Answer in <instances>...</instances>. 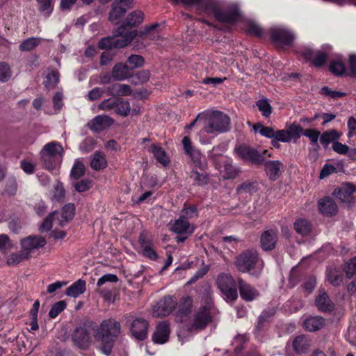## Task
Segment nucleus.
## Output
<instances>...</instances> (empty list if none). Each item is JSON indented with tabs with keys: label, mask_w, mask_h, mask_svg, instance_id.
I'll use <instances>...</instances> for the list:
<instances>
[{
	"label": "nucleus",
	"mask_w": 356,
	"mask_h": 356,
	"mask_svg": "<svg viewBox=\"0 0 356 356\" xmlns=\"http://www.w3.org/2000/svg\"><path fill=\"white\" fill-rule=\"evenodd\" d=\"M144 14L140 10L129 13L124 23L113 31V36L101 39L98 42L100 49L123 48L129 44L137 35V31L133 27L138 26L143 22Z\"/></svg>",
	"instance_id": "nucleus-1"
},
{
	"label": "nucleus",
	"mask_w": 356,
	"mask_h": 356,
	"mask_svg": "<svg viewBox=\"0 0 356 356\" xmlns=\"http://www.w3.org/2000/svg\"><path fill=\"white\" fill-rule=\"evenodd\" d=\"M121 325L114 318L104 319L97 328L95 339L100 343L99 350L108 356L111 355L115 342L120 337Z\"/></svg>",
	"instance_id": "nucleus-2"
},
{
	"label": "nucleus",
	"mask_w": 356,
	"mask_h": 356,
	"mask_svg": "<svg viewBox=\"0 0 356 356\" xmlns=\"http://www.w3.org/2000/svg\"><path fill=\"white\" fill-rule=\"evenodd\" d=\"M231 119L228 115L220 111H205L203 112V127L201 133L212 136L227 132L230 129Z\"/></svg>",
	"instance_id": "nucleus-3"
},
{
	"label": "nucleus",
	"mask_w": 356,
	"mask_h": 356,
	"mask_svg": "<svg viewBox=\"0 0 356 356\" xmlns=\"http://www.w3.org/2000/svg\"><path fill=\"white\" fill-rule=\"evenodd\" d=\"M216 282L226 302L232 304L238 299V281L236 282L232 275L221 273L218 275Z\"/></svg>",
	"instance_id": "nucleus-4"
},
{
	"label": "nucleus",
	"mask_w": 356,
	"mask_h": 356,
	"mask_svg": "<svg viewBox=\"0 0 356 356\" xmlns=\"http://www.w3.org/2000/svg\"><path fill=\"white\" fill-rule=\"evenodd\" d=\"M220 150V147H214L209 152V157L212 161L216 170L224 171L225 179H235L239 171L232 165V160L230 158L224 156L221 153L217 152Z\"/></svg>",
	"instance_id": "nucleus-5"
},
{
	"label": "nucleus",
	"mask_w": 356,
	"mask_h": 356,
	"mask_svg": "<svg viewBox=\"0 0 356 356\" xmlns=\"http://www.w3.org/2000/svg\"><path fill=\"white\" fill-rule=\"evenodd\" d=\"M259 261V253L256 250L248 249L236 256L234 265L238 271L242 273H250L254 270Z\"/></svg>",
	"instance_id": "nucleus-6"
},
{
	"label": "nucleus",
	"mask_w": 356,
	"mask_h": 356,
	"mask_svg": "<svg viewBox=\"0 0 356 356\" xmlns=\"http://www.w3.org/2000/svg\"><path fill=\"white\" fill-rule=\"evenodd\" d=\"M129 323V334L131 339L143 341L148 337L149 322L143 317H131Z\"/></svg>",
	"instance_id": "nucleus-7"
},
{
	"label": "nucleus",
	"mask_w": 356,
	"mask_h": 356,
	"mask_svg": "<svg viewBox=\"0 0 356 356\" xmlns=\"http://www.w3.org/2000/svg\"><path fill=\"white\" fill-rule=\"evenodd\" d=\"M296 39L294 33L284 27H275L270 30V40L277 48L291 47Z\"/></svg>",
	"instance_id": "nucleus-8"
},
{
	"label": "nucleus",
	"mask_w": 356,
	"mask_h": 356,
	"mask_svg": "<svg viewBox=\"0 0 356 356\" xmlns=\"http://www.w3.org/2000/svg\"><path fill=\"white\" fill-rule=\"evenodd\" d=\"M92 321H86L75 327L72 333V341L74 346L81 350H86L91 343L90 328Z\"/></svg>",
	"instance_id": "nucleus-9"
},
{
	"label": "nucleus",
	"mask_w": 356,
	"mask_h": 356,
	"mask_svg": "<svg viewBox=\"0 0 356 356\" xmlns=\"http://www.w3.org/2000/svg\"><path fill=\"white\" fill-rule=\"evenodd\" d=\"M235 152L244 161L252 165H261L264 163L263 155L254 147L241 144L235 148Z\"/></svg>",
	"instance_id": "nucleus-10"
},
{
	"label": "nucleus",
	"mask_w": 356,
	"mask_h": 356,
	"mask_svg": "<svg viewBox=\"0 0 356 356\" xmlns=\"http://www.w3.org/2000/svg\"><path fill=\"white\" fill-rule=\"evenodd\" d=\"M99 107L104 111H113L114 113L124 117L127 116L131 110L129 102L120 98L105 99L101 102Z\"/></svg>",
	"instance_id": "nucleus-11"
},
{
	"label": "nucleus",
	"mask_w": 356,
	"mask_h": 356,
	"mask_svg": "<svg viewBox=\"0 0 356 356\" xmlns=\"http://www.w3.org/2000/svg\"><path fill=\"white\" fill-rule=\"evenodd\" d=\"M211 305L208 302L194 313L191 328L194 330H204L212 321L211 313Z\"/></svg>",
	"instance_id": "nucleus-12"
},
{
	"label": "nucleus",
	"mask_w": 356,
	"mask_h": 356,
	"mask_svg": "<svg viewBox=\"0 0 356 356\" xmlns=\"http://www.w3.org/2000/svg\"><path fill=\"white\" fill-rule=\"evenodd\" d=\"M177 307V301L174 296H165L160 299L153 308V315L156 317H164L171 314Z\"/></svg>",
	"instance_id": "nucleus-13"
},
{
	"label": "nucleus",
	"mask_w": 356,
	"mask_h": 356,
	"mask_svg": "<svg viewBox=\"0 0 356 356\" xmlns=\"http://www.w3.org/2000/svg\"><path fill=\"white\" fill-rule=\"evenodd\" d=\"M193 302V298L190 296H184L177 302L175 317L178 322L182 323L191 316L194 308Z\"/></svg>",
	"instance_id": "nucleus-14"
},
{
	"label": "nucleus",
	"mask_w": 356,
	"mask_h": 356,
	"mask_svg": "<svg viewBox=\"0 0 356 356\" xmlns=\"http://www.w3.org/2000/svg\"><path fill=\"white\" fill-rule=\"evenodd\" d=\"M241 17L240 9L236 5H232L225 9L220 8L216 15V20L220 23L231 25L236 24Z\"/></svg>",
	"instance_id": "nucleus-15"
},
{
	"label": "nucleus",
	"mask_w": 356,
	"mask_h": 356,
	"mask_svg": "<svg viewBox=\"0 0 356 356\" xmlns=\"http://www.w3.org/2000/svg\"><path fill=\"white\" fill-rule=\"evenodd\" d=\"M182 145L184 153L191 159L195 166L200 170H204L205 163L202 162V154L199 150L193 147L189 136H186L183 138Z\"/></svg>",
	"instance_id": "nucleus-16"
},
{
	"label": "nucleus",
	"mask_w": 356,
	"mask_h": 356,
	"mask_svg": "<svg viewBox=\"0 0 356 356\" xmlns=\"http://www.w3.org/2000/svg\"><path fill=\"white\" fill-rule=\"evenodd\" d=\"M238 291L241 299L245 302H252L260 296L259 290L242 278L238 279Z\"/></svg>",
	"instance_id": "nucleus-17"
},
{
	"label": "nucleus",
	"mask_w": 356,
	"mask_h": 356,
	"mask_svg": "<svg viewBox=\"0 0 356 356\" xmlns=\"http://www.w3.org/2000/svg\"><path fill=\"white\" fill-rule=\"evenodd\" d=\"M170 334V324L167 321L159 322L152 334V341L156 344H163L169 340Z\"/></svg>",
	"instance_id": "nucleus-18"
},
{
	"label": "nucleus",
	"mask_w": 356,
	"mask_h": 356,
	"mask_svg": "<svg viewBox=\"0 0 356 356\" xmlns=\"http://www.w3.org/2000/svg\"><path fill=\"white\" fill-rule=\"evenodd\" d=\"M169 229L174 233L177 234H188L191 235L195 229V227L191 225L188 220L179 216L178 219L173 222L169 223Z\"/></svg>",
	"instance_id": "nucleus-19"
},
{
	"label": "nucleus",
	"mask_w": 356,
	"mask_h": 356,
	"mask_svg": "<svg viewBox=\"0 0 356 356\" xmlns=\"http://www.w3.org/2000/svg\"><path fill=\"white\" fill-rule=\"evenodd\" d=\"M113 123L114 120L111 117L99 115L88 123V127L93 131L100 132L110 127Z\"/></svg>",
	"instance_id": "nucleus-20"
},
{
	"label": "nucleus",
	"mask_w": 356,
	"mask_h": 356,
	"mask_svg": "<svg viewBox=\"0 0 356 356\" xmlns=\"http://www.w3.org/2000/svg\"><path fill=\"white\" fill-rule=\"evenodd\" d=\"M200 1L196 8L197 13L212 15L216 19L217 13L221 8L219 0H200Z\"/></svg>",
	"instance_id": "nucleus-21"
},
{
	"label": "nucleus",
	"mask_w": 356,
	"mask_h": 356,
	"mask_svg": "<svg viewBox=\"0 0 356 356\" xmlns=\"http://www.w3.org/2000/svg\"><path fill=\"white\" fill-rule=\"evenodd\" d=\"M278 241L277 232L274 229L264 231L260 238L261 248L264 251H270L275 249Z\"/></svg>",
	"instance_id": "nucleus-22"
},
{
	"label": "nucleus",
	"mask_w": 356,
	"mask_h": 356,
	"mask_svg": "<svg viewBox=\"0 0 356 356\" xmlns=\"http://www.w3.org/2000/svg\"><path fill=\"white\" fill-rule=\"evenodd\" d=\"M318 207L320 213L325 216L332 217L338 212V206L330 197L326 196L318 202Z\"/></svg>",
	"instance_id": "nucleus-23"
},
{
	"label": "nucleus",
	"mask_w": 356,
	"mask_h": 356,
	"mask_svg": "<svg viewBox=\"0 0 356 356\" xmlns=\"http://www.w3.org/2000/svg\"><path fill=\"white\" fill-rule=\"evenodd\" d=\"M355 192H356V186L351 183H346L341 187L335 188L333 195L343 202H350Z\"/></svg>",
	"instance_id": "nucleus-24"
},
{
	"label": "nucleus",
	"mask_w": 356,
	"mask_h": 356,
	"mask_svg": "<svg viewBox=\"0 0 356 356\" xmlns=\"http://www.w3.org/2000/svg\"><path fill=\"white\" fill-rule=\"evenodd\" d=\"M46 243L45 238L40 236H29L21 240L22 248L28 252L43 247Z\"/></svg>",
	"instance_id": "nucleus-25"
},
{
	"label": "nucleus",
	"mask_w": 356,
	"mask_h": 356,
	"mask_svg": "<svg viewBox=\"0 0 356 356\" xmlns=\"http://www.w3.org/2000/svg\"><path fill=\"white\" fill-rule=\"evenodd\" d=\"M264 166V170L271 181H275L278 179L280 175L281 168L283 167V163L280 161H266L262 164Z\"/></svg>",
	"instance_id": "nucleus-26"
},
{
	"label": "nucleus",
	"mask_w": 356,
	"mask_h": 356,
	"mask_svg": "<svg viewBox=\"0 0 356 356\" xmlns=\"http://www.w3.org/2000/svg\"><path fill=\"white\" fill-rule=\"evenodd\" d=\"M315 305L322 312H330L334 310V305L330 300L327 293L323 291L320 292L315 299Z\"/></svg>",
	"instance_id": "nucleus-27"
},
{
	"label": "nucleus",
	"mask_w": 356,
	"mask_h": 356,
	"mask_svg": "<svg viewBox=\"0 0 356 356\" xmlns=\"http://www.w3.org/2000/svg\"><path fill=\"white\" fill-rule=\"evenodd\" d=\"M311 346V341L307 335L297 336L293 341L292 346L297 354H304L308 352Z\"/></svg>",
	"instance_id": "nucleus-28"
},
{
	"label": "nucleus",
	"mask_w": 356,
	"mask_h": 356,
	"mask_svg": "<svg viewBox=\"0 0 356 356\" xmlns=\"http://www.w3.org/2000/svg\"><path fill=\"white\" fill-rule=\"evenodd\" d=\"M341 134L337 129H329L321 133L320 143L325 149H327L329 145L335 143L341 138Z\"/></svg>",
	"instance_id": "nucleus-29"
},
{
	"label": "nucleus",
	"mask_w": 356,
	"mask_h": 356,
	"mask_svg": "<svg viewBox=\"0 0 356 356\" xmlns=\"http://www.w3.org/2000/svg\"><path fill=\"white\" fill-rule=\"evenodd\" d=\"M149 152L154 155L157 162L161 163L163 166L166 167L169 165L170 162V159L166 152L161 146L153 143L149 147Z\"/></svg>",
	"instance_id": "nucleus-30"
},
{
	"label": "nucleus",
	"mask_w": 356,
	"mask_h": 356,
	"mask_svg": "<svg viewBox=\"0 0 356 356\" xmlns=\"http://www.w3.org/2000/svg\"><path fill=\"white\" fill-rule=\"evenodd\" d=\"M86 290V282L82 279H79L66 289L65 294L67 296L76 298L80 295L84 293Z\"/></svg>",
	"instance_id": "nucleus-31"
},
{
	"label": "nucleus",
	"mask_w": 356,
	"mask_h": 356,
	"mask_svg": "<svg viewBox=\"0 0 356 356\" xmlns=\"http://www.w3.org/2000/svg\"><path fill=\"white\" fill-rule=\"evenodd\" d=\"M130 70L127 64L116 63L112 69V76L115 81H123L129 76Z\"/></svg>",
	"instance_id": "nucleus-32"
},
{
	"label": "nucleus",
	"mask_w": 356,
	"mask_h": 356,
	"mask_svg": "<svg viewBox=\"0 0 356 356\" xmlns=\"http://www.w3.org/2000/svg\"><path fill=\"white\" fill-rule=\"evenodd\" d=\"M325 325V319L321 316H312L303 322V327L309 332H315L321 329Z\"/></svg>",
	"instance_id": "nucleus-33"
},
{
	"label": "nucleus",
	"mask_w": 356,
	"mask_h": 356,
	"mask_svg": "<svg viewBox=\"0 0 356 356\" xmlns=\"http://www.w3.org/2000/svg\"><path fill=\"white\" fill-rule=\"evenodd\" d=\"M125 7H122L119 5L117 2L113 1L112 3L111 10L109 12L108 19L113 24H118L119 21L127 13Z\"/></svg>",
	"instance_id": "nucleus-34"
},
{
	"label": "nucleus",
	"mask_w": 356,
	"mask_h": 356,
	"mask_svg": "<svg viewBox=\"0 0 356 356\" xmlns=\"http://www.w3.org/2000/svg\"><path fill=\"white\" fill-rule=\"evenodd\" d=\"M107 166V161L105 156L100 152H96L91 159L90 167L92 169L99 171L106 168Z\"/></svg>",
	"instance_id": "nucleus-35"
},
{
	"label": "nucleus",
	"mask_w": 356,
	"mask_h": 356,
	"mask_svg": "<svg viewBox=\"0 0 356 356\" xmlns=\"http://www.w3.org/2000/svg\"><path fill=\"white\" fill-rule=\"evenodd\" d=\"M303 136L309 139L310 144L314 147V151L318 152L320 149L318 139L320 140L321 132L316 129H306L303 132Z\"/></svg>",
	"instance_id": "nucleus-36"
},
{
	"label": "nucleus",
	"mask_w": 356,
	"mask_h": 356,
	"mask_svg": "<svg viewBox=\"0 0 356 356\" xmlns=\"http://www.w3.org/2000/svg\"><path fill=\"white\" fill-rule=\"evenodd\" d=\"M329 70L332 74L337 76L348 75L346 67L344 63L341 60H332L329 65Z\"/></svg>",
	"instance_id": "nucleus-37"
},
{
	"label": "nucleus",
	"mask_w": 356,
	"mask_h": 356,
	"mask_svg": "<svg viewBox=\"0 0 356 356\" xmlns=\"http://www.w3.org/2000/svg\"><path fill=\"white\" fill-rule=\"evenodd\" d=\"M293 227L296 232L302 236L309 234L312 230L311 223L307 220L302 218L296 220L293 224Z\"/></svg>",
	"instance_id": "nucleus-38"
},
{
	"label": "nucleus",
	"mask_w": 356,
	"mask_h": 356,
	"mask_svg": "<svg viewBox=\"0 0 356 356\" xmlns=\"http://www.w3.org/2000/svg\"><path fill=\"white\" fill-rule=\"evenodd\" d=\"M58 149L63 150V147L58 142L53 141L48 143L42 149L40 155L56 156L59 153Z\"/></svg>",
	"instance_id": "nucleus-39"
},
{
	"label": "nucleus",
	"mask_w": 356,
	"mask_h": 356,
	"mask_svg": "<svg viewBox=\"0 0 356 356\" xmlns=\"http://www.w3.org/2000/svg\"><path fill=\"white\" fill-rule=\"evenodd\" d=\"M74 211L75 206L72 203L67 204L62 208L61 218L60 220L62 226H64L65 224L74 218Z\"/></svg>",
	"instance_id": "nucleus-40"
},
{
	"label": "nucleus",
	"mask_w": 356,
	"mask_h": 356,
	"mask_svg": "<svg viewBox=\"0 0 356 356\" xmlns=\"http://www.w3.org/2000/svg\"><path fill=\"white\" fill-rule=\"evenodd\" d=\"M275 314V311L273 309L268 310H264L258 318L257 324L255 325L254 329L257 332L261 331L269 322V318L272 317Z\"/></svg>",
	"instance_id": "nucleus-41"
},
{
	"label": "nucleus",
	"mask_w": 356,
	"mask_h": 356,
	"mask_svg": "<svg viewBox=\"0 0 356 356\" xmlns=\"http://www.w3.org/2000/svg\"><path fill=\"white\" fill-rule=\"evenodd\" d=\"M86 173V167L83 161L77 159L74 161L70 170V177L73 179H79Z\"/></svg>",
	"instance_id": "nucleus-42"
},
{
	"label": "nucleus",
	"mask_w": 356,
	"mask_h": 356,
	"mask_svg": "<svg viewBox=\"0 0 356 356\" xmlns=\"http://www.w3.org/2000/svg\"><path fill=\"white\" fill-rule=\"evenodd\" d=\"M198 215L199 211L197 205H188L186 202L184 203L183 209L181 211V217L189 221V219L197 218Z\"/></svg>",
	"instance_id": "nucleus-43"
},
{
	"label": "nucleus",
	"mask_w": 356,
	"mask_h": 356,
	"mask_svg": "<svg viewBox=\"0 0 356 356\" xmlns=\"http://www.w3.org/2000/svg\"><path fill=\"white\" fill-rule=\"evenodd\" d=\"M256 105L264 118H268L271 115L273 108L267 98L259 99L257 101Z\"/></svg>",
	"instance_id": "nucleus-44"
},
{
	"label": "nucleus",
	"mask_w": 356,
	"mask_h": 356,
	"mask_svg": "<svg viewBox=\"0 0 356 356\" xmlns=\"http://www.w3.org/2000/svg\"><path fill=\"white\" fill-rule=\"evenodd\" d=\"M59 72L57 70H53L48 73L44 81V87L48 90L54 88L59 81Z\"/></svg>",
	"instance_id": "nucleus-45"
},
{
	"label": "nucleus",
	"mask_w": 356,
	"mask_h": 356,
	"mask_svg": "<svg viewBox=\"0 0 356 356\" xmlns=\"http://www.w3.org/2000/svg\"><path fill=\"white\" fill-rule=\"evenodd\" d=\"M253 129L255 132L258 131L262 136L270 139L274 138L276 131L272 127L264 126L260 122L254 124Z\"/></svg>",
	"instance_id": "nucleus-46"
},
{
	"label": "nucleus",
	"mask_w": 356,
	"mask_h": 356,
	"mask_svg": "<svg viewBox=\"0 0 356 356\" xmlns=\"http://www.w3.org/2000/svg\"><path fill=\"white\" fill-rule=\"evenodd\" d=\"M126 64L128 65L129 69L132 70L143 67L145 64V59L140 55L131 54L128 57Z\"/></svg>",
	"instance_id": "nucleus-47"
},
{
	"label": "nucleus",
	"mask_w": 356,
	"mask_h": 356,
	"mask_svg": "<svg viewBox=\"0 0 356 356\" xmlns=\"http://www.w3.org/2000/svg\"><path fill=\"white\" fill-rule=\"evenodd\" d=\"M328 59V54L325 51H316V54L311 61L312 65L316 68L324 67Z\"/></svg>",
	"instance_id": "nucleus-48"
},
{
	"label": "nucleus",
	"mask_w": 356,
	"mask_h": 356,
	"mask_svg": "<svg viewBox=\"0 0 356 356\" xmlns=\"http://www.w3.org/2000/svg\"><path fill=\"white\" fill-rule=\"evenodd\" d=\"M40 40L36 38H29L24 40L19 46L22 51H30L39 45Z\"/></svg>",
	"instance_id": "nucleus-49"
},
{
	"label": "nucleus",
	"mask_w": 356,
	"mask_h": 356,
	"mask_svg": "<svg viewBox=\"0 0 356 356\" xmlns=\"http://www.w3.org/2000/svg\"><path fill=\"white\" fill-rule=\"evenodd\" d=\"M40 12L49 16L54 10L53 0H36Z\"/></svg>",
	"instance_id": "nucleus-50"
},
{
	"label": "nucleus",
	"mask_w": 356,
	"mask_h": 356,
	"mask_svg": "<svg viewBox=\"0 0 356 356\" xmlns=\"http://www.w3.org/2000/svg\"><path fill=\"white\" fill-rule=\"evenodd\" d=\"M29 257V252H28L26 251L12 253L7 260V264L8 265L17 264L24 260L28 259Z\"/></svg>",
	"instance_id": "nucleus-51"
},
{
	"label": "nucleus",
	"mask_w": 356,
	"mask_h": 356,
	"mask_svg": "<svg viewBox=\"0 0 356 356\" xmlns=\"http://www.w3.org/2000/svg\"><path fill=\"white\" fill-rule=\"evenodd\" d=\"M67 307V303L65 300H60L54 303L49 312V316L51 318H55L57 317Z\"/></svg>",
	"instance_id": "nucleus-52"
},
{
	"label": "nucleus",
	"mask_w": 356,
	"mask_h": 356,
	"mask_svg": "<svg viewBox=\"0 0 356 356\" xmlns=\"http://www.w3.org/2000/svg\"><path fill=\"white\" fill-rule=\"evenodd\" d=\"M320 93L325 97H330L333 99H337L346 96V92L332 90L328 86L322 87Z\"/></svg>",
	"instance_id": "nucleus-53"
},
{
	"label": "nucleus",
	"mask_w": 356,
	"mask_h": 356,
	"mask_svg": "<svg viewBox=\"0 0 356 356\" xmlns=\"http://www.w3.org/2000/svg\"><path fill=\"white\" fill-rule=\"evenodd\" d=\"M53 192V200L54 201L61 202L64 200L65 190L60 181H58V183L54 186Z\"/></svg>",
	"instance_id": "nucleus-54"
},
{
	"label": "nucleus",
	"mask_w": 356,
	"mask_h": 356,
	"mask_svg": "<svg viewBox=\"0 0 356 356\" xmlns=\"http://www.w3.org/2000/svg\"><path fill=\"white\" fill-rule=\"evenodd\" d=\"M256 185L254 182L245 181L240 184L236 189V193L241 194L243 193L252 194L256 192Z\"/></svg>",
	"instance_id": "nucleus-55"
},
{
	"label": "nucleus",
	"mask_w": 356,
	"mask_h": 356,
	"mask_svg": "<svg viewBox=\"0 0 356 356\" xmlns=\"http://www.w3.org/2000/svg\"><path fill=\"white\" fill-rule=\"evenodd\" d=\"M97 142L92 137H86L81 143L80 149L83 152L88 153L96 147Z\"/></svg>",
	"instance_id": "nucleus-56"
},
{
	"label": "nucleus",
	"mask_w": 356,
	"mask_h": 356,
	"mask_svg": "<svg viewBox=\"0 0 356 356\" xmlns=\"http://www.w3.org/2000/svg\"><path fill=\"white\" fill-rule=\"evenodd\" d=\"M191 177L194 180V184L203 186L208 184L209 177L207 175L200 173L197 170H193Z\"/></svg>",
	"instance_id": "nucleus-57"
},
{
	"label": "nucleus",
	"mask_w": 356,
	"mask_h": 356,
	"mask_svg": "<svg viewBox=\"0 0 356 356\" xmlns=\"http://www.w3.org/2000/svg\"><path fill=\"white\" fill-rule=\"evenodd\" d=\"M247 32L249 35L261 38L264 34V30L257 24L250 22L247 24Z\"/></svg>",
	"instance_id": "nucleus-58"
},
{
	"label": "nucleus",
	"mask_w": 356,
	"mask_h": 356,
	"mask_svg": "<svg viewBox=\"0 0 356 356\" xmlns=\"http://www.w3.org/2000/svg\"><path fill=\"white\" fill-rule=\"evenodd\" d=\"M56 213V211L52 212L49 214L42 221V224L39 227V230L41 232H48L52 227L53 220L54 218V215Z\"/></svg>",
	"instance_id": "nucleus-59"
},
{
	"label": "nucleus",
	"mask_w": 356,
	"mask_h": 356,
	"mask_svg": "<svg viewBox=\"0 0 356 356\" xmlns=\"http://www.w3.org/2000/svg\"><path fill=\"white\" fill-rule=\"evenodd\" d=\"M75 190L79 193L86 192L92 186V181L88 179H83L74 185Z\"/></svg>",
	"instance_id": "nucleus-60"
},
{
	"label": "nucleus",
	"mask_w": 356,
	"mask_h": 356,
	"mask_svg": "<svg viewBox=\"0 0 356 356\" xmlns=\"http://www.w3.org/2000/svg\"><path fill=\"white\" fill-rule=\"evenodd\" d=\"M305 129L300 125H296L293 124L291 125L288 129V131L290 133V138L298 139L300 138L301 134L303 135Z\"/></svg>",
	"instance_id": "nucleus-61"
},
{
	"label": "nucleus",
	"mask_w": 356,
	"mask_h": 356,
	"mask_svg": "<svg viewBox=\"0 0 356 356\" xmlns=\"http://www.w3.org/2000/svg\"><path fill=\"white\" fill-rule=\"evenodd\" d=\"M119 280L118 276L115 274H106L102 276L97 282V286L100 287L106 282L116 283Z\"/></svg>",
	"instance_id": "nucleus-62"
},
{
	"label": "nucleus",
	"mask_w": 356,
	"mask_h": 356,
	"mask_svg": "<svg viewBox=\"0 0 356 356\" xmlns=\"http://www.w3.org/2000/svg\"><path fill=\"white\" fill-rule=\"evenodd\" d=\"M346 274L349 279H351L356 274V257L351 258L347 262Z\"/></svg>",
	"instance_id": "nucleus-63"
},
{
	"label": "nucleus",
	"mask_w": 356,
	"mask_h": 356,
	"mask_svg": "<svg viewBox=\"0 0 356 356\" xmlns=\"http://www.w3.org/2000/svg\"><path fill=\"white\" fill-rule=\"evenodd\" d=\"M349 72L348 75L356 78V54H353L348 57Z\"/></svg>",
	"instance_id": "nucleus-64"
}]
</instances>
